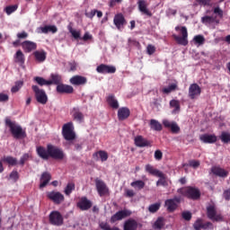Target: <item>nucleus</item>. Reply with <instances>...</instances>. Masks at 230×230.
Returning a JSON list of instances; mask_svg holds the SVG:
<instances>
[{
  "label": "nucleus",
  "instance_id": "56",
  "mask_svg": "<svg viewBox=\"0 0 230 230\" xmlns=\"http://www.w3.org/2000/svg\"><path fill=\"white\" fill-rule=\"evenodd\" d=\"M212 22H214V18L212 16L201 17V23H203V24H210Z\"/></svg>",
  "mask_w": 230,
  "mask_h": 230
},
{
  "label": "nucleus",
  "instance_id": "37",
  "mask_svg": "<svg viewBox=\"0 0 230 230\" xmlns=\"http://www.w3.org/2000/svg\"><path fill=\"white\" fill-rule=\"evenodd\" d=\"M40 33L48 34L49 32L51 33H57L58 32V27L55 25H45L44 27H40Z\"/></svg>",
  "mask_w": 230,
  "mask_h": 230
},
{
  "label": "nucleus",
  "instance_id": "2",
  "mask_svg": "<svg viewBox=\"0 0 230 230\" xmlns=\"http://www.w3.org/2000/svg\"><path fill=\"white\" fill-rule=\"evenodd\" d=\"M6 127L9 128V132L12 135V137L16 140H22L27 137L26 130L22 129L21 125H18L17 122L6 119L4 120Z\"/></svg>",
  "mask_w": 230,
  "mask_h": 230
},
{
  "label": "nucleus",
  "instance_id": "39",
  "mask_svg": "<svg viewBox=\"0 0 230 230\" xmlns=\"http://www.w3.org/2000/svg\"><path fill=\"white\" fill-rule=\"evenodd\" d=\"M174 91H178V83L170 84L167 87L163 88L164 94H169L173 93Z\"/></svg>",
  "mask_w": 230,
  "mask_h": 230
},
{
  "label": "nucleus",
  "instance_id": "57",
  "mask_svg": "<svg viewBox=\"0 0 230 230\" xmlns=\"http://www.w3.org/2000/svg\"><path fill=\"white\" fill-rule=\"evenodd\" d=\"M213 230L214 225L211 222H206L201 227H199V230Z\"/></svg>",
  "mask_w": 230,
  "mask_h": 230
},
{
  "label": "nucleus",
  "instance_id": "54",
  "mask_svg": "<svg viewBox=\"0 0 230 230\" xmlns=\"http://www.w3.org/2000/svg\"><path fill=\"white\" fill-rule=\"evenodd\" d=\"M159 180L158 181H156V186H163V187H167L168 186V182L165 180V175H164V177H158Z\"/></svg>",
  "mask_w": 230,
  "mask_h": 230
},
{
  "label": "nucleus",
  "instance_id": "44",
  "mask_svg": "<svg viewBox=\"0 0 230 230\" xmlns=\"http://www.w3.org/2000/svg\"><path fill=\"white\" fill-rule=\"evenodd\" d=\"M193 40H194V43L199 46H203V44H205V41H206L205 37L200 34L194 36Z\"/></svg>",
  "mask_w": 230,
  "mask_h": 230
},
{
  "label": "nucleus",
  "instance_id": "43",
  "mask_svg": "<svg viewBox=\"0 0 230 230\" xmlns=\"http://www.w3.org/2000/svg\"><path fill=\"white\" fill-rule=\"evenodd\" d=\"M67 31H69V33H71L72 38H74L75 40H78V39H80V36L82 35L80 31L74 30L73 26L71 25L67 26Z\"/></svg>",
  "mask_w": 230,
  "mask_h": 230
},
{
  "label": "nucleus",
  "instance_id": "6",
  "mask_svg": "<svg viewBox=\"0 0 230 230\" xmlns=\"http://www.w3.org/2000/svg\"><path fill=\"white\" fill-rule=\"evenodd\" d=\"M49 222L51 226H61L64 225V217L58 210H53L49 213Z\"/></svg>",
  "mask_w": 230,
  "mask_h": 230
},
{
  "label": "nucleus",
  "instance_id": "1",
  "mask_svg": "<svg viewBox=\"0 0 230 230\" xmlns=\"http://www.w3.org/2000/svg\"><path fill=\"white\" fill-rule=\"evenodd\" d=\"M36 154L42 160H49V158L55 159L58 161H62L65 159L64 150L58 146H56L52 144L47 145V148L44 146L36 147Z\"/></svg>",
  "mask_w": 230,
  "mask_h": 230
},
{
  "label": "nucleus",
  "instance_id": "58",
  "mask_svg": "<svg viewBox=\"0 0 230 230\" xmlns=\"http://www.w3.org/2000/svg\"><path fill=\"white\" fill-rule=\"evenodd\" d=\"M191 212L190 211H185L183 213H181V218H183V220L189 222L190 220H191Z\"/></svg>",
  "mask_w": 230,
  "mask_h": 230
},
{
  "label": "nucleus",
  "instance_id": "29",
  "mask_svg": "<svg viewBox=\"0 0 230 230\" xmlns=\"http://www.w3.org/2000/svg\"><path fill=\"white\" fill-rule=\"evenodd\" d=\"M40 189L47 187L49 181H51V174H49V172H42V174H40Z\"/></svg>",
  "mask_w": 230,
  "mask_h": 230
},
{
  "label": "nucleus",
  "instance_id": "62",
  "mask_svg": "<svg viewBox=\"0 0 230 230\" xmlns=\"http://www.w3.org/2000/svg\"><path fill=\"white\" fill-rule=\"evenodd\" d=\"M134 196H136V192L133 190H125V197L134 198Z\"/></svg>",
  "mask_w": 230,
  "mask_h": 230
},
{
  "label": "nucleus",
  "instance_id": "49",
  "mask_svg": "<svg viewBox=\"0 0 230 230\" xmlns=\"http://www.w3.org/2000/svg\"><path fill=\"white\" fill-rule=\"evenodd\" d=\"M205 225L203 222V219L201 218H197L196 222L192 225V227L194 230H200V227H202Z\"/></svg>",
  "mask_w": 230,
  "mask_h": 230
},
{
  "label": "nucleus",
  "instance_id": "17",
  "mask_svg": "<svg viewBox=\"0 0 230 230\" xmlns=\"http://www.w3.org/2000/svg\"><path fill=\"white\" fill-rule=\"evenodd\" d=\"M56 92L60 94H72L74 93V88L71 85L66 84H56Z\"/></svg>",
  "mask_w": 230,
  "mask_h": 230
},
{
  "label": "nucleus",
  "instance_id": "27",
  "mask_svg": "<svg viewBox=\"0 0 230 230\" xmlns=\"http://www.w3.org/2000/svg\"><path fill=\"white\" fill-rule=\"evenodd\" d=\"M138 223L134 218H128L123 223V230H137Z\"/></svg>",
  "mask_w": 230,
  "mask_h": 230
},
{
  "label": "nucleus",
  "instance_id": "46",
  "mask_svg": "<svg viewBox=\"0 0 230 230\" xmlns=\"http://www.w3.org/2000/svg\"><path fill=\"white\" fill-rule=\"evenodd\" d=\"M219 139L224 144H229L230 143V133H227V132L221 133V136H219Z\"/></svg>",
  "mask_w": 230,
  "mask_h": 230
},
{
  "label": "nucleus",
  "instance_id": "36",
  "mask_svg": "<svg viewBox=\"0 0 230 230\" xmlns=\"http://www.w3.org/2000/svg\"><path fill=\"white\" fill-rule=\"evenodd\" d=\"M165 226V219L164 217H159L156 221H155L154 225L152 226V228L154 230H161Z\"/></svg>",
  "mask_w": 230,
  "mask_h": 230
},
{
  "label": "nucleus",
  "instance_id": "26",
  "mask_svg": "<svg viewBox=\"0 0 230 230\" xmlns=\"http://www.w3.org/2000/svg\"><path fill=\"white\" fill-rule=\"evenodd\" d=\"M210 172H212V173L215 176H218L220 178H226V177L229 176V172H227L225 169H223L222 167H218V166L212 167L210 169Z\"/></svg>",
  "mask_w": 230,
  "mask_h": 230
},
{
  "label": "nucleus",
  "instance_id": "53",
  "mask_svg": "<svg viewBox=\"0 0 230 230\" xmlns=\"http://www.w3.org/2000/svg\"><path fill=\"white\" fill-rule=\"evenodd\" d=\"M211 0H196L197 4H194V6H210Z\"/></svg>",
  "mask_w": 230,
  "mask_h": 230
},
{
  "label": "nucleus",
  "instance_id": "38",
  "mask_svg": "<svg viewBox=\"0 0 230 230\" xmlns=\"http://www.w3.org/2000/svg\"><path fill=\"white\" fill-rule=\"evenodd\" d=\"M49 78H51V80H49V82L53 84V85L64 84H62V75L58 74H51Z\"/></svg>",
  "mask_w": 230,
  "mask_h": 230
},
{
  "label": "nucleus",
  "instance_id": "19",
  "mask_svg": "<svg viewBox=\"0 0 230 230\" xmlns=\"http://www.w3.org/2000/svg\"><path fill=\"white\" fill-rule=\"evenodd\" d=\"M69 83L74 86H82L86 84L87 78L83 75H74L69 79Z\"/></svg>",
  "mask_w": 230,
  "mask_h": 230
},
{
  "label": "nucleus",
  "instance_id": "64",
  "mask_svg": "<svg viewBox=\"0 0 230 230\" xmlns=\"http://www.w3.org/2000/svg\"><path fill=\"white\" fill-rule=\"evenodd\" d=\"M224 199L229 201L230 200V189L224 190L223 192Z\"/></svg>",
  "mask_w": 230,
  "mask_h": 230
},
{
  "label": "nucleus",
  "instance_id": "50",
  "mask_svg": "<svg viewBox=\"0 0 230 230\" xmlns=\"http://www.w3.org/2000/svg\"><path fill=\"white\" fill-rule=\"evenodd\" d=\"M170 107L174 108V112H177L181 110V104L178 100L170 101Z\"/></svg>",
  "mask_w": 230,
  "mask_h": 230
},
{
  "label": "nucleus",
  "instance_id": "34",
  "mask_svg": "<svg viewBox=\"0 0 230 230\" xmlns=\"http://www.w3.org/2000/svg\"><path fill=\"white\" fill-rule=\"evenodd\" d=\"M163 125L158 120L155 119H150L149 121V128L152 130H155L156 132H161L163 130Z\"/></svg>",
  "mask_w": 230,
  "mask_h": 230
},
{
  "label": "nucleus",
  "instance_id": "9",
  "mask_svg": "<svg viewBox=\"0 0 230 230\" xmlns=\"http://www.w3.org/2000/svg\"><path fill=\"white\" fill-rule=\"evenodd\" d=\"M131 215H132L131 210H128V209L119 210L116 212V214L111 216V217L110 218V223L114 224L116 222L122 221L124 218L131 217Z\"/></svg>",
  "mask_w": 230,
  "mask_h": 230
},
{
  "label": "nucleus",
  "instance_id": "4",
  "mask_svg": "<svg viewBox=\"0 0 230 230\" xmlns=\"http://www.w3.org/2000/svg\"><path fill=\"white\" fill-rule=\"evenodd\" d=\"M174 30H176V31H181V37H179L176 34H172V39H174V40L177 42V44L186 47L188 46V30L187 27L185 26H176V28H174Z\"/></svg>",
  "mask_w": 230,
  "mask_h": 230
},
{
  "label": "nucleus",
  "instance_id": "40",
  "mask_svg": "<svg viewBox=\"0 0 230 230\" xmlns=\"http://www.w3.org/2000/svg\"><path fill=\"white\" fill-rule=\"evenodd\" d=\"M2 162L5 163L9 166H16L17 165V158L13 156H5L2 158Z\"/></svg>",
  "mask_w": 230,
  "mask_h": 230
},
{
  "label": "nucleus",
  "instance_id": "24",
  "mask_svg": "<svg viewBox=\"0 0 230 230\" xmlns=\"http://www.w3.org/2000/svg\"><path fill=\"white\" fill-rule=\"evenodd\" d=\"M71 115L72 119H74V120L78 123H82L83 120H84V115H83L82 111H80V109L78 107L72 108Z\"/></svg>",
  "mask_w": 230,
  "mask_h": 230
},
{
  "label": "nucleus",
  "instance_id": "5",
  "mask_svg": "<svg viewBox=\"0 0 230 230\" xmlns=\"http://www.w3.org/2000/svg\"><path fill=\"white\" fill-rule=\"evenodd\" d=\"M31 91L34 93V99L40 104L45 105L49 102V96L45 93L44 89H40L38 85H31Z\"/></svg>",
  "mask_w": 230,
  "mask_h": 230
},
{
  "label": "nucleus",
  "instance_id": "28",
  "mask_svg": "<svg viewBox=\"0 0 230 230\" xmlns=\"http://www.w3.org/2000/svg\"><path fill=\"white\" fill-rule=\"evenodd\" d=\"M22 48L25 53H31V51H34L36 49L37 45L33 41L25 40L22 42Z\"/></svg>",
  "mask_w": 230,
  "mask_h": 230
},
{
  "label": "nucleus",
  "instance_id": "16",
  "mask_svg": "<svg viewBox=\"0 0 230 230\" xmlns=\"http://www.w3.org/2000/svg\"><path fill=\"white\" fill-rule=\"evenodd\" d=\"M96 72H98V74H103V75L114 74L116 73V67L113 66L101 64L98 66V67H96Z\"/></svg>",
  "mask_w": 230,
  "mask_h": 230
},
{
  "label": "nucleus",
  "instance_id": "11",
  "mask_svg": "<svg viewBox=\"0 0 230 230\" xmlns=\"http://www.w3.org/2000/svg\"><path fill=\"white\" fill-rule=\"evenodd\" d=\"M206 215L208 216V218L212 220V222H220L223 220L221 215H217V209L214 205H209V207L206 208Z\"/></svg>",
  "mask_w": 230,
  "mask_h": 230
},
{
  "label": "nucleus",
  "instance_id": "3",
  "mask_svg": "<svg viewBox=\"0 0 230 230\" xmlns=\"http://www.w3.org/2000/svg\"><path fill=\"white\" fill-rule=\"evenodd\" d=\"M177 193L190 200H199V199H200V190L196 187H183L177 190Z\"/></svg>",
  "mask_w": 230,
  "mask_h": 230
},
{
  "label": "nucleus",
  "instance_id": "42",
  "mask_svg": "<svg viewBox=\"0 0 230 230\" xmlns=\"http://www.w3.org/2000/svg\"><path fill=\"white\" fill-rule=\"evenodd\" d=\"M74 190H75V184L74 182H69L66 184V187H65V190H63V192L65 195L69 196Z\"/></svg>",
  "mask_w": 230,
  "mask_h": 230
},
{
  "label": "nucleus",
  "instance_id": "23",
  "mask_svg": "<svg viewBox=\"0 0 230 230\" xmlns=\"http://www.w3.org/2000/svg\"><path fill=\"white\" fill-rule=\"evenodd\" d=\"M137 4L138 5V11H140L141 13L145 14L147 17H152V13L147 9V3L145 0H138L137 2Z\"/></svg>",
  "mask_w": 230,
  "mask_h": 230
},
{
  "label": "nucleus",
  "instance_id": "32",
  "mask_svg": "<svg viewBox=\"0 0 230 230\" xmlns=\"http://www.w3.org/2000/svg\"><path fill=\"white\" fill-rule=\"evenodd\" d=\"M34 59L40 63H44L47 58V52L44 50H36L33 52Z\"/></svg>",
  "mask_w": 230,
  "mask_h": 230
},
{
  "label": "nucleus",
  "instance_id": "51",
  "mask_svg": "<svg viewBox=\"0 0 230 230\" xmlns=\"http://www.w3.org/2000/svg\"><path fill=\"white\" fill-rule=\"evenodd\" d=\"M17 9H18L17 4L9 5L4 8V12L6 13L7 15H11L12 13H13V12L17 11Z\"/></svg>",
  "mask_w": 230,
  "mask_h": 230
},
{
  "label": "nucleus",
  "instance_id": "10",
  "mask_svg": "<svg viewBox=\"0 0 230 230\" xmlns=\"http://www.w3.org/2000/svg\"><path fill=\"white\" fill-rule=\"evenodd\" d=\"M181 197H174L172 199H165L164 207L167 208V211L170 213H173L176 209H178V204L181 203Z\"/></svg>",
  "mask_w": 230,
  "mask_h": 230
},
{
  "label": "nucleus",
  "instance_id": "52",
  "mask_svg": "<svg viewBox=\"0 0 230 230\" xmlns=\"http://www.w3.org/2000/svg\"><path fill=\"white\" fill-rule=\"evenodd\" d=\"M161 208V203H155L149 206V212L152 214H155L159 208Z\"/></svg>",
  "mask_w": 230,
  "mask_h": 230
},
{
  "label": "nucleus",
  "instance_id": "61",
  "mask_svg": "<svg viewBox=\"0 0 230 230\" xmlns=\"http://www.w3.org/2000/svg\"><path fill=\"white\" fill-rule=\"evenodd\" d=\"M27 37H29V34L26 31H22L16 34L18 40H25Z\"/></svg>",
  "mask_w": 230,
  "mask_h": 230
},
{
  "label": "nucleus",
  "instance_id": "63",
  "mask_svg": "<svg viewBox=\"0 0 230 230\" xmlns=\"http://www.w3.org/2000/svg\"><path fill=\"white\" fill-rule=\"evenodd\" d=\"M163 159V152L160 150L155 151V160L161 161Z\"/></svg>",
  "mask_w": 230,
  "mask_h": 230
},
{
  "label": "nucleus",
  "instance_id": "8",
  "mask_svg": "<svg viewBox=\"0 0 230 230\" xmlns=\"http://www.w3.org/2000/svg\"><path fill=\"white\" fill-rule=\"evenodd\" d=\"M47 199H49L50 201H53V203L57 206L64 203L65 201L64 194L56 190L47 192Z\"/></svg>",
  "mask_w": 230,
  "mask_h": 230
},
{
  "label": "nucleus",
  "instance_id": "14",
  "mask_svg": "<svg viewBox=\"0 0 230 230\" xmlns=\"http://www.w3.org/2000/svg\"><path fill=\"white\" fill-rule=\"evenodd\" d=\"M113 24L116 26L118 31H122L123 27L127 25V20L122 13H117L113 18Z\"/></svg>",
  "mask_w": 230,
  "mask_h": 230
},
{
  "label": "nucleus",
  "instance_id": "60",
  "mask_svg": "<svg viewBox=\"0 0 230 230\" xmlns=\"http://www.w3.org/2000/svg\"><path fill=\"white\" fill-rule=\"evenodd\" d=\"M27 160H29V154L22 155V158H20V165L23 166Z\"/></svg>",
  "mask_w": 230,
  "mask_h": 230
},
{
  "label": "nucleus",
  "instance_id": "18",
  "mask_svg": "<svg viewBox=\"0 0 230 230\" xmlns=\"http://www.w3.org/2000/svg\"><path fill=\"white\" fill-rule=\"evenodd\" d=\"M131 115V111L127 107L119 108L117 111V119L119 121L127 120L128 118Z\"/></svg>",
  "mask_w": 230,
  "mask_h": 230
},
{
  "label": "nucleus",
  "instance_id": "15",
  "mask_svg": "<svg viewBox=\"0 0 230 230\" xmlns=\"http://www.w3.org/2000/svg\"><path fill=\"white\" fill-rule=\"evenodd\" d=\"M164 128H168L172 131V134H179L181 132V128L177 122L169 121L167 119L163 120Z\"/></svg>",
  "mask_w": 230,
  "mask_h": 230
},
{
  "label": "nucleus",
  "instance_id": "45",
  "mask_svg": "<svg viewBox=\"0 0 230 230\" xmlns=\"http://www.w3.org/2000/svg\"><path fill=\"white\" fill-rule=\"evenodd\" d=\"M99 228L102 230H120L117 226L111 227L108 223L101 222L99 223Z\"/></svg>",
  "mask_w": 230,
  "mask_h": 230
},
{
  "label": "nucleus",
  "instance_id": "55",
  "mask_svg": "<svg viewBox=\"0 0 230 230\" xmlns=\"http://www.w3.org/2000/svg\"><path fill=\"white\" fill-rule=\"evenodd\" d=\"M188 166H190V168L197 169L200 166V162L197 160H190V162H188Z\"/></svg>",
  "mask_w": 230,
  "mask_h": 230
},
{
  "label": "nucleus",
  "instance_id": "30",
  "mask_svg": "<svg viewBox=\"0 0 230 230\" xmlns=\"http://www.w3.org/2000/svg\"><path fill=\"white\" fill-rule=\"evenodd\" d=\"M26 61V58L22 50H16V53L13 55V62L16 64H20L21 66L24 65Z\"/></svg>",
  "mask_w": 230,
  "mask_h": 230
},
{
  "label": "nucleus",
  "instance_id": "12",
  "mask_svg": "<svg viewBox=\"0 0 230 230\" xmlns=\"http://www.w3.org/2000/svg\"><path fill=\"white\" fill-rule=\"evenodd\" d=\"M201 94V88L197 84H190V88H188V98L190 100L198 99Z\"/></svg>",
  "mask_w": 230,
  "mask_h": 230
},
{
  "label": "nucleus",
  "instance_id": "48",
  "mask_svg": "<svg viewBox=\"0 0 230 230\" xmlns=\"http://www.w3.org/2000/svg\"><path fill=\"white\" fill-rule=\"evenodd\" d=\"M19 179H20V174H18L17 170L12 171L11 173L9 174V180H11L13 182H17Z\"/></svg>",
  "mask_w": 230,
  "mask_h": 230
},
{
  "label": "nucleus",
  "instance_id": "35",
  "mask_svg": "<svg viewBox=\"0 0 230 230\" xmlns=\"http://www.w3.org/2000/svg\"><path fill=\"white\" fill-rule=\"evenodd\" d=\"M33 82L38 84V85H40V87H42V86H49V85H54V84H52L49 80H45L44 77H40V76L33 77Z\"/></svg>",
  "mask_w": 230,
  "mask_h": 230
},
{
  "label": "nucleus",
  "instance_id": "13",
  "mask_svg": "<svg viewBox=\"0 0 230 230\" xmlns=\"http://www.w3.org/2000/svg\"><path fill=\"white\" fill-rule=\"evenodd\" d=\"M94 184L96 186V190L98 191L99 197L102 198L106 195H109V187L100 179H96L94 181Z\"/></svg>",
  "mask_w": 230,
  "mask_h": 230
},
{
  "label": "nucleus",
  "instance_id": "22",
  "mask_svg": "<svg viewBox=\"0 0 230 230\" xmlns=\"http://www.w3.org/2000/svg\"><path fill=\"white\" fill-rule=\"evenodd\" d=\"M217 136L215 135H209V134H203L199 136V141L201 143L206 144V145H212L214 143H217Z\"/></svg>",
  "mask_w": 230,
  "mask_h": 230
},
{
  "label": "nucleus",
  "instance_id": "41",
  "mask_svg": "<svg viewBox=\"0 0 230 230\" xmlns=\"http://www.w3.org/2000/svg\"><path fill=\"white\" fill-rule=\"evenodd\" d=\"M146 185V184L142 180H137L136 181H132L131 182V187L134 188V190H137L138 191H140L143 189H145Z\"/></svg>",
  "mask_w": 230,
  "mask_h": 230
},
{
  "label": "nucleus",
  "instance_id": "31",
  "mask_svg": "<svg viewBox=\"0 0 230 230\" xmlns=\"http://www.w3.org/2000/svg\"><path fill=\"white\" fill-rule=\"evenodd\" d=\"M93 156L95 161H99L101 159V162L102 163L107 162L109 159V154L105 151L95 152Z\"/></svg>",
  "mask_w": 230,
  "mask_h": 230
},
{
  "label": "nucleus",
  "instance_id": "33",
  "mask_svg": "<svg viewBox=\"0 0 230 230\" xmlns=\"http://www.w3.org/2000/svg\"><path fill=\"white\" fill-rule=\"evenodd\" d=\"M107 103L108 105L113 109V110H118L119 109V102L118 100L116 99V97H114L113 94H110L107 97Z\"/></svg>",
  "mask_w": 230,
  "mask_h": 230
},
{
  "label": "nucleus",
  "instance_id": "20",
  "mask_svg": "<svg viewBox=\"0 0 230 230\" xmlns=\"http://www.w3.org/2000/svg\"><path fill=\"white\" fill-rule=\"evenodd\" d=\"M76 207L80 208L81 211H87L92 208L91 200L87 199L86 197L81 198L80 201L76 203Z\"/></svg>",
  "mask_w": 230,
  "mask_h": 230
},
{
  "label": "nucleus",
  "instance_id": "21",
  "mask_svg": "<svg viewBox=\"0 0 230 230\" xmlns=\"http://www.w3.org/2000/svg\"><path fill=\"white\" fill-rule=\"evenodd\" d=\"M134 144L136 145L137 147L140 148L151 146L150 141L143 137L142 136H137L136 138H134Z\"/></svg>",
  "mask_w": 230,
  "mask_h": 230
},
{
  "label": "nucleus",
  "instance_id": "25",
  "mask_svg": "<svg viewBox=\"0 0 230 230\" xmlns=\"http://www.w3.org/2000/svg\"><path fill=\"white\" fill-rule=\"evenodd\" d=\"M146 172L149 173L152 176H155V177H164L165 176V174L159 171L158 169H155L154 166L150 165L149 164H146Z\"/></svg>",
  "mask_w": 230,
  "mask_h": 230
},
{
  "label": "nucleus",
  "instance_id": "7",
  "mask_svg": "<svg viewBox=\"0 0 230 230\" xmlns=\"http://www.w3.org/2000/svg\"><path fill=\"white\" fill-rule=\"evenodd\" d=\"M62 135L63 138H65L66 141L75 139V133L73 131V122H67L66 124L63 125Z\"/></svg>",
  "mask_w": 230,
  "mask_h": 230
},
{
  "label": "nucleus",
  "instance_id": "47",
  "mask_svg": "<svg viewBox=\"0 0 230 230\" xmlns=\"http://www.w3.org/2000/svg\"><path fill=\"white\" fill-rule=\"evenodd\" d=\"M22 85H23L22 81H16L15 85L12 86V89H11L12 93H18V91H20V89H22Z\"/></svg>",
  "mask_w": 230,
  "mask_h": 230
},
{
  "label": "nucleus",
  "instance_id": "59",
  "mask_svg": "<svg viewBox=\"0 0 230 230\" xmlns=\"http://www.w3.org/2000/svg\"><path fill=\"white\" fill-rule=\"evenodd\" d=\"M146 51H147V55H149V56L154 55V53H155V51H156L155 46H154L152 44L147 45Z\"/></svg>",
  "mask_w": 230,
  "mask_h": 230
}]
</instances>
